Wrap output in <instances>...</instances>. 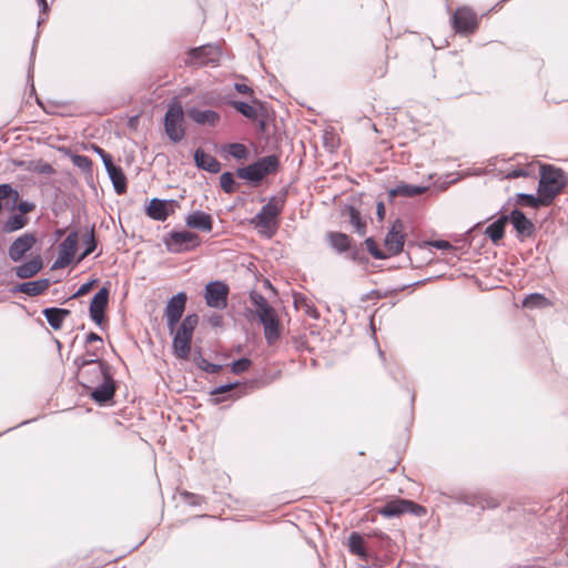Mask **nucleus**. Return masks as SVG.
Returning <instances> with one entry per match:
<instances>
[{"instance_id":"obj_11","label":"nucleus","mask_w":568,"mask_h":568,"mask_svg":"<svg viewBox=\"0 0 568 568\" xmlns=\"http://www.w3.org/2000/svg\"><path fill=\"white\" fill-rule=\"evenodd\" d=\"M220 57V47L213 44L202 45L190 51L192 63L197 65H214L219 62Z\"/></svg>"},{"instance_id":"obj_38","label":"nucleus","mask_w":568,"mask_h":568,"mask_svg":"<svg viewBox=\"0 0 568 568\" xmlns=\"http://www.w3.org/2000/svg\"><path fill=\"white\" fill-rule=\"evenodd\" d=\"M83 244L85 245L84 252L81 254L79 261L85 258L88 255H90L97 247V241L94 237V227H91L83 236L82 239Z\"/></svg>"},{"instance_id":"obj_49","label":"nucleus","mask_w":568,"mask_h":568,"mask_svg":"<svg viewBox=\"0 0 568 568\" xmlns=\"http://www.w3.org/2000/svg\"><path fill=\"white\" fill-rule=\"evenodd\" d=\"M251 366V361L246 357L240 358L232 364V372L234 374H241L247 371Z\"/></svg>"},{"instance_id":"obj_60","label":"nucleus","mask_w":568,"mask_h":568,"mask_svg":"<svg viewBox=\"0 0 568 568\" xmlns=\"http://www.w3.org/2000/svg\"><path fill=\"white\" fill-rule=\"evenodd\" d=\"M384 214H385V206H384V204H383L382 202H379V203L377 204V215H378L381 219H383Z\"/></svg>"},{"instance_id":"obj_55","label":"nucleus","mask_w":568,"mask_h":568,"mask_svg":"<svg viewBox=\"0 0 568 568\" xmlns=\"http://www.w3.org/2000/svg\"><path fill=\"white\" fill-rule=\"evenodd\" d=\"M528 173L523 169L513 170L509 173H507L508 179H517L520 176H527Z\"/></svg>"},{"instance_id":"obj_28","label":"nucleus","mask_w":568,"mask_h":568,"mask_svg":"<svg viewBox=\"0 0 568 568\" xmlns=\"http://www.w3.org/2000/svg\"><path fill=\"white\" fill-rule=\"evenodd\" d=\"M508 216L504 215L486 227L485 234L497 244L504 236Z\"/></svg>"},{"instance_id":"obj_30","label":"nucleus","mask_w":568,"mask_h":568,"mask_svg":"<svg viewBox=\"0 0 568 568\" xmlns=\"http://www.w3.org/2000/svg\"><path fill=\"white\" fill-rule=\"evenodd\" d=\"M480 493L481 491L478 490H460L454 495H450V498L459 504L478 507V503H481Z\"/></svg>"},{"instance_id":"obj_48","label":"nucleus","mask_w":568,"mask_h":568,"mask_svg":"<svg viewBox=\"0 0 568 568\" xmlns=\"http://www.w3.org/2000/svg\"><path fill=\"white\" fill-rule=\"evenodd\" d=\"M97 355L95 354H90L89 357H85V356H82V357H78L75 361H74V364L79 367L80 369V373L84 369H87L88 367H90L92 365V363L95 362L97 359Z\"/></svg>"},{"instance_id":"obj_4","label":"nucleus","mask_w":568,"mask_h":568,"mask_svg":"<svg viewBox=\"0 0 568 568\" xmlns=\"http://www.w3.org/2000/svg\"><path fill=\"white\" fill-rule=\"evenodd\" d=\"M164 130L173 142H180L184 138V111L181 104L173 103L169 105L164 116Z\"/></svg>"},{"instance_id":"obj_47","label":"nucleus","mask_w":568,"mask_h":568,"mask_svg":"<svg viewBox=\"0 0 568 568\" xmlns=\"http://www.w3.org/2000/svg\"><path fill=\"white\" fill-rule=\"evenodd\" d=\"M197 366L206 372V373H210V374H216L219 373L221 369H222V366L219 365V364H212L210 363L207 359L203 358V357H200L197 359Z\"/></svg>"},{"instance_id":"obj_42","label":"nucleus","mask_w":568,"mask_h":568,"mask_svg":"<svg viewBox=\"0 0 568 568\" xmlns=\"http://www.w3.org/2000/svg\"><path fill=\"white\" fill-rule=\"evenodd\" d=\"M229 153L237 160H243L247 158L248 150L242 143H231L229 145Z\"/></svg>"},{"instance_id":"obj_45","label":"nucleus","mask_w":568,"mask_h":568,"mask_svg":"<svg viewBox=\"0 0 568 568\" xmlns=\"http://www.w3.org/2000/svg\"><path fill=\"white\" fill-rule=\"evenodd\" d=\"M480 500L481 503H478V507L483 510L486 508H496L500 504L497 497L490 496L485 493H480Z\"/></svg>"},{"instance_id":"obj_15","label":"nucleus","mask_w":568,"mask_h":568,"mask_svg":"<svg viewBox=\"0 0 568 568\" xmlns=\"http://www.w3.org/2000/svg\"><path fill=\"white\" fill-rule=\"evenodd\" d=\"M404 223L396 220L385 237V248L388 255H396L402 252L404 246Z\"/></svg>"},{"instance_id":"obj_6","label":"nucleus","mask_w":568,"mask_h":568,"mask_svg":"<svg viewBox=\"0 0 568 568\" xmlns=\"http://www.w3.org/2000/svg\"><path fill=\"white\" fill-rule=\"evenodd\" d=\"M230 293L229 285L222 281H212L205 285L204 298L206 305L216 308L224 310L227 306V296Z\"/></svg>"},{"instance_id":"obj_51","label":"nucleus","mask_w":568,"mask_h":568,"mask_svg":"<svg viewBox=\"0 0 568 568\" xmlns=\"http://www.w3.org/2000/svg\"><path fill=\"white\" fill-rule=\"evenodd\" d=\"M93 284H94V281H90V282L83 283L78 288V291L74 293L73 297H79V296H83V295L88 294L91 291Z\"/></svg>"},{"instance_id":"obj_43","label":"nucleus","mask_w":568,"mask_h":568,"mask_svg":"<svg viewBox=\"0 0 568 568\" xmlns=\"http://www.w3.org/2000/svg\"><path fill=\"white\" fill-rule=\"evenodd\" d=\"M220 184L224 192L226 193H233L235 190V180L231 172H224L220 176Z\"/></svg>"},{"instance_id":"obj_9","label":"nucleus","mask_w":568,"mask_h":568,"mask_svg":"<svg viewBox=\"0 0 568 568\" xmlns=\"http://www.w3.org/2000/svg\"><path fill=\"white\" fill-rule=\"evenodd\" d=\"M79 243L78 232H71L59 245V257L54 261L52 268H62L72 263Z\"/></svg>"},{"instance_id":"obj_27","label":"nucleus","mask_w":568,"mask_h":568,"mask_svg":"<svg viewBox=\"0 0 568 568\" xmlns=\"http://www.w3.org/2000/svg\"><path fill=\"white\" fill-rule=\"evenodd\" d=\"M199 323V317L196 314H190L185 316L172 334L179 335L181 337H185L192 341L193 332Z\"/></svg>"},{"instance_id":"obj_53","label":"nucleus","mask_w":568,"mask_h":568,"mask_svg":"<svg viewBox=\"0 0 568 568\" xmlns=\"http://www.w3.org/2000/svg\"><path fill=\"white\" fill-rule=\"evenodd\" d=\"M237 384H225V385H221V386H217L216 388H214L211 394L212 395H220V394H225V393H229L230 390H232Z\"/></svg>"},{"instance_id":"obj_18","label":"nucleus","mask_w":568,"mask_h":568,"mask_svg":"<svg viewBox=\"0 0 568 568\" xmlns=\"http://www.w3.org/2000/svg\"><path fill=\"white\" fill-rule=\"evenodd\" d=\"M185 224L190 229L211 232L213 229L212 216L203 211H194L185 217Z\"/></svg>"},{"instance_id":"obj_19","label":"nucleus","mask_w":568,"mask_h":568,"mask_svg":"<svg viewBox=\"0 0 568 568\" xmlns=\"http://www.w3.org/2000/svg\"><path fill=\"white\" fill-rule=\"evenodd\" d=\"M189 118L199 125L215 126L220 121V114L213 110H201L199 108H190L187 110Z\"/></svg>"},{"instance_id":"obj_29","label":"nucleus","mask_w":568,"mask_h":568,"mask_svg":"<svg viewBox=\"0 0 568 568\" xmlns=\"http://www.w3.org/2000/svg\"><path fill=\"white\" fill-rule=\"evenodd\" d=\"M427 189H428L427 186H419V185L402 183V184L397 185L395 189L389 191V196L390 197H394V196L412 197V196H416L418 194L426 192Z\"/></svg>"},{"instance_id":"obj_10","label":"nucleus","mask_w":568,"mask_h":568,"mask_svg":"<svg viewBox=\"0 0 568 568\" xmlns=\"http://www.w3.org/2000/svg\"><path fill=\"white\" fill-rule=\"evenodd\" d=\"M257 317L264 327L266 342L270 345L274 344L281 336V325L276 311L274 307L268 311L263 310V313L258 314Z\"/></svg>"},{"instance_id":"obj_8","label":"nucleus","mask_w":568,"mask_h":568,"mask_svg":"<svg viewBox=\"0 0 568 568\" xmlns=\"http://www.w3.org/2000/svg\"><path fill=\"white\" fill-rule=\"evenodd\" d=\"M186 301L187 296L184 292L175 294L168 301L164 310V317L166 318L170 333L175 331V326L184 313Z\"/></svg>"},{"instance_id":"obj_3","label":"nucleus","mask_w":568,"mask_h":568,"mask_svg":"<svg viewBox=\"0 0 568 568\" xmlns=\"http://www.w3.org/2000/svg\"><path fill=\"white\" fill-rule=\"evenodd\" d=\"M280 165V160L277 155H267L258 159L256 162L245 166L240 168L236 171V174L240 179L258 183L266 175L272 174L277 171Z\"/></svg>"},{"instance_id":"obj_20","label":"nucleus","mask_w":568,"mask_h":568,"mask_svg":"<svg viewBox=\"0 0 568 568\" xmlns=\"http://www.w3.org/2000/svg\"><path fill=\"white\" fill-rule=\"evenodd\" d=\"M508 221L511 222L514 229L519 235L530 236L534 232L532 222L519 210H514L508 216Z\"/></svg>"},{"instance_id":"obj_7","label":"nucleus","mask_w":568,"mask_h":568,"mask_svg":"<svg viewBox=\"0 0 568 568\" xmlns=\"http://www.w3.org/2000/svg\"><path fill=\"white\" fill-rule=\"evenodd\" d=\"M454 30L459 34H469L476 31L478 27L477 14L467 7L459 8L452 17Z\"/></svg>"},{"instance_id":"obj_46","label":"nucleus","mask_w":568,"mask_h":568,"mask_svg":"<svg viewBox=\"0 0 568 568\" xmlns=\"http://www.w3.org/2000/svg\"><path fill=\"white\" fill-rule=\"evenodd\" d=\"M365 245H366V248L367 251L375 257V258H378V260H383V258H386L387 255L385 253H383V251H381L376 244V242L372 239V237H368L365 240Z\"/></svg>"},{"instance_id":"obj_59","label":"nucleus","mask_w":568,"mask_h":568,"mask_svg":"<svg viewBox=\"0 0 568 568\" xmlns=\"http://www.w3.org/2000/svg\"><path fill=\"white\" fill-rule=\"evenodd\" d=\"M40 172L45 173V174H51V173H53V168L49 163H44L41 166Z\"/></svg>"},{"instance_id":"obj_39","label":"nucleus","mask_w":568,"mask_h":568,"mask_svg":"<svg viewBox=\"0 0 568 568\" xmlns=\"http://www.w3.org/2000/svg\"><path fill=\"white\" fill-rule=\"evenodd\" d=\"M349 222L354 230L356 231V233H358L359 235H364L366 233V224L362 220L359 212L354 207L349 209Z\"/></svg>"},{"instance_id":"obj_32","label":"nucleus","mask_w":568,"mask_h":568,"mask_svg":"<svg viewBox=\"0 0 568 568\" xmlns=\"http://www.w3.org/2000/svg\"><path fill=\"white\" fill-rule=\"evenodd\" d=\"M329 244L338 253L346 252L349 247V237L344 233L331 232L328 234Z\"/></svg>"},{"instance_id":"obj_23","label":"nucleus","mask_w":568,"mask_h":568,"mask_svg":"<svg viewBox=\"0 0 568 568\" xmlns=\"http://www.w3.org/2000/svg\"><path fill=\"white\" fill-rule=\"evenodd\" d=\"M410 500L407 499H394L388 501L383 508L379 509V514L386 518L398 517L405 513H408Z\"/></svg>"},{"instance_id":"obj_40","label":"nucleus","mask_w":568,"mask_h":568,"mask_svg":"<svg viewBox=\"0 0 568 568\" xmlns=\"http://www.w3.org/2000/svg\"><path fill=\"white\" fill-rule=\"evenodd\" d=\"M250 300H251L252 304L256 307V311H255L256 315L262 314L263 310L268 311V310L273 308L270 305V303L266 301V298L260 293H256V292L251 293Z\"/></svg>"},{"instance_id":"obj_52","label":"nucleus","mask_w":568,"mask_h":568,"mask_svg":"<svg viewBox=\"0 0 568 568\" xmlns=\"http://www.w3.org/2000/svg\"><path fill=\"white\" fill-rule=\"evenodd\" d=\"M93 150L95 151L97 154L100 155L104 166L106 165V162L108 163L113 162L112 156L109 153H106L103 149H101L100 146L93 145Z\"/></svg>"},{"instance_id":"obj_50","label":"nucleus","mask_w":568,"mask_h":568,"mask_svg":"<svg viewBox=\"0 0 568 568\" xmlns=\"http://www.w3.org/2000/svg\"><path fill=\"white\" fill-rule=\"evenodd\" d=\"M17 207L18 210L22 213V214H27L29 212H32L36 207V205L31 202H28V201H20V202H17Z\"/></svg>"},{"instance_id":"obj_5","label":"nucleus","mask_w":568,"mask_h":568,"mask_svg":"<svg viewBox=\"0 0 568 568\" xmlns=\"http://www.w3.org/2000/svg\"><path fill=\"white\" fill-rule=\"evenodd\" d=\"M165 246L172 253H181L200 245L199 235L189 231H173L165 239Z\"/></svg>"},{"instance_id":"obj_61","label":"nucleus","mask_w":568,"mask_h":568,"mask_svg":"<svg viewBox=\"0 0 568 568\" xmlns=\"http://www.w3.org/2000/svg\"><path fill=\"white\" fill-rule=\"evenodd\" d=\"M37 2L40 6L42 12H47L48 11V2H47V0H37Z\"/></svg>"},{"instance_id":"obj_35","label":"nucleus","mask_w":568,"mask_h":568,"mask_svg":"<svg viewBox=\"0 0 568 568\" xmlns=\"http://www.w3.org/2000/svg\"><path fill=\"white\" fill-rule=\"evenodd\" d=\"M28 223V219L22 214H14L10 216L3 224V231L6 233H12L23 229Z\"/></svg>"},{"instance_id":"obj_58","label":"nucleus","mask_w":568,"mask_h":568,"mask_svg":"<svg viewBox=\"0 0 568 568\" xmlns=\"http://www.w3.org/2000/svg\"><path fill=\"white\" fill-rule=\"evenodd\" d=\"M92 342H102V338L95 333H90L87 336V343H92Z\"/></svg>"},{"instance_id":"obj_14","label":"nucleus","mask_w":568,"mask_h":568,"mask_svg":"<svg viewBox=\"0 0 568 568\" xmlns=\"http://www.w3.org/2000/svg\"><path fill=\"white\" fill-rule=\"evenodd\" d=\"M36 243L37 237L34 234L24 233L11 243L8 250V255L13 262H19L34 246Z\"/></svg>"},{"instance_id":"obj_1","label":"nucleus","mask_w":568,"mask_h":568,"mask_svg":"<svg viewBox=\"0 0 568 568\" xmlns=\"http://www.w3.org/2000/svg\"><path fill=\"white\" fill-rule=\"evenodd\" d=\"M286 202V193L272 196L268 202L262 206L261 211L252 220V223L260 229V232L267 237L274 235L277 227V217L283 211Z\"/></svg>"},{"instance_id":"obj_26","label":"nucleus","mask_w":568,"mask_h":568,"mask_svg":"<svg viewBox=\"0 0 568 568\" xmlns=\"http://www.w3.org/2000/svg\"><path fill=\"white\" fill-rule=\"evenodd\" d=\"M42 313L53 329L61 328L63 320L70 315L69 310L58 307L44 308Z\"/></svg>"},{"instance_id":"obj_2","label":"nucleus","mask_w":568,"mask_h":568,"mask_svg":"<svg viewBox=\"0 0 568 568\" xmlns=\"http://www.w3.org/2000/svg\"><path fill=\"white\" fill-rule=\"evenodd\" d=\"M566 183V175L561 169L548 164L541 165L538 194L542 195L549 205L562 192Z\"/></svg>"},{"instance_id":"obj_16","label":"nucleus","mask_w":568,"mask_h":568,"mask_svg":"<svg viewBox=\"0 0 568 568\" xmlns=\"http://www.w3.org/2000/svg\"><path fill=\"white\" fill-rule=\"evenodd\" d=\"M85 388L91 390L90 396L94 402L103 405L113 398L115 393V383L112 376H109L99 384L93 385V387Z\"/></svg>"},{"instance_id":"obj_13","label":"nucleus","mask_w":568,"mask_h":568,"mask_svg":"<svg viewBox=\"0 0 568 568\" xmlns=\"http://www.w3.org/2000/svg\"><path fill=\"white\" fill-rule=\"evenodd\" d=\"M175 203L176 202L174 200H161L154 197L146 205L145 213L152 220L163 222L174 212Z\"/></svg>"},{"instance_id":"obj_24","label":"nucleus","mask_w":568,"mask_h":568,"mask_svg":"<svg viewBox=\"0 0 568 568\" xmlns=\"http://www.w3.org/2000/svg\"><path fill=\"white\" fill-rule=\"evenodd\" d=\"M43 267L42 258L40 255L34 256L30 261L17 266L14 268L16 275L19 278H30L38 274Z\"/></svg>"},{"instance_id":"obj_34","label":"nucleus","mask_w":568,"mask_h":568,"mask_svg":"<svg viewBox=\"0 0 568 568\" xmlns=\"http://www.w3.org/2000/svg\"><path fill=\"white\" fill-rule=\"evenodd\" d=\"M518 203L521 205L530 206L537 209L539 206H548L549 204L544 200L542 195L535 196L532 194L519 193Z\"/></svg>"},{"instance_id":"obj_22","label":"nucleus","mask_w":568,"mask_h":568,"mask_svg":"<svg viewBox=\"0 0 568 568\" xmlns=\"http://www.w3.org/2000/svg\"><path fill=\"white\" fill-rule=\"evenodd\" d=\"M194 161L197 168L210 173H217L221 170V163L211 154L197 149L194 153Z\"/></svg>"},{"instance_id":"obj_54","label":"nucleus","mask_w":568,"mask_h":568,"mask_svg":"<svg viewBox=\"0 0 568 568\" xmlns=\"http://www.w3.org/2000/svg\"><path fill=\"white\" fill-rule=\"evenodd\" d=\"M410 505L412 506L408 507V513H412V514H414L416 516H424L426 514V508L425 507H423L420 505H417V504H415L413 501H410Z\"/></svg>"},{"instance_id":"obj_62","label":"nucleus","mask_w":568,"mask_h":568,"mask_svg":"<svg viewBox=\"0 0 568 568\" xmlns=\"http://www.w3.org/2000/svg\"><path fill=\"white\" fill-rule=\"evenodd\" d=\"M2 207H3V205H2V203L0 202V212L2 211Z\"/></svg>"},{"instance_id":"obj_33","label":"nucleus","mask_w":568,"mask_h":568,"mask_svg":"<svg viewBox=\"0 0 568 568\" xmlns=\"http://www.w3.org/2000/svg\"><path fill=\"white\" fill-rule=\"evenodd\" d=\"M347 546L352 554L357 555L361 558L367 557L366 550L364 548V539L358 532L351 534L348 537Z\"/></svg>"},{"instance_id":"obj_25","label":"nucleus","mask_w":568,"mask_h":568,"mask_svg":"<svg viewBox=\"0 0 568 568\" xmlns=\"http://www.w3.org/2000/svg\"><path fill=\"white\" fill-rule=\"evenodd\" d=\"M49 286L50 281L48 278H41L32 282H23L17 286L16 291L29 296H38L47 291Z\"/></svg>"},{"instance_id":"obj_44","label":"nucleus","mask_w":568,"mask_h":568,"mask_svg":"<svg viewBox=\"0 0 568 568\" xmlns=\"http://www.w3.org/2000/svg\"><path fill=\"white\" fill-rule=\"evenodd\" d=\"M71 161L73 165H75L83 172H88L91 170L92 161L85 155L74 154L71 156Z\"/></svg>"},{"instance_id":"obj_37","label":"nucleus","mask_w":568,"mask_h":568,"mask_svg":"<svg viewBox=\"0 0 568 568\" xmlns=\"http://www.w3.org/2000/svg\"><path fill=\"white\" fill-rule=\"evenodd\" d=\"M3 200H8L14 207L19 200V192L11 184H0V202L2 203Z\"/></svg>"},{"instance_id":"obj_12","label":"nucleus","mask_w":568,"mask_h":568,"mask_svg":"<svg viewBox=\"0 0 568 568\" xmlns=\"http://www.w3.org/2000/svg\"><path fill=\"white\" fill-rule=\"evenodd\" d=\"M79 375L83 387H93V385L111 376L109 367L98 358L90 367L79 373Z\"/></svg>"},{"instance_id":"obj_21","label":"nucleus","mask_w":568,"mask_h":568,"mask_svg":"<svg viewBox=\"0 0 568 568\" xmlns=\"http://www.w3.org/2000/svg\"><path fill=\"white\" fill-rule=\"evenodd\" d=\"M108 175L113 184L114 191L116 194L121 195L126 192V178L123 173V170L115 165L113 162L108 163L104 166Z\"/></svg>"},{"instance_id":"obj_41","label":"nucleus","mask_w":568,"mask_h":568,"mask_svg":"<svg viewBox=\"0 0 568 568\" xmlns=\"http://www.w3.org/2000/svg\"><path fill=\"white\" fill-rule=\"evenodd\" d=\"M547 304V298L537 293L528 295L523 302L525 307H544Z\"/></svg>"},{"instance_id":"obj_31","label":"nucleus","mask_w":568,"mask_h":568,"mask_svg":"<svg viewBox=\"0 0 568 568\" xmlns=\"http://www.w3.org/2000/svg\"><path fill=\"white\" fill-rule=\"evenodd\" d=\"M191 339L181 337L179 335L173 336V352L178 358L186 359L191 353Z\"/></svg>"},{"instance_id":"obj_36","label":"nucleus","mask_w":568,"mask_h":568,"mask_svg":"<svg viewBox=\"0 0 568 568\" xmlns=\"http://www.w3.org/2000/svg\"><path fill=\"white\" fill-rule=\"evenodd\" d=\"M230 104L236 111H239L243 116L251 119V120L257 119V115H258L257 110L255 108H253L252 105H250L248 103L242 102V101H231Z\"/></svg>"},{"instance_id":"obj_57","label":"nucleus","mask_w":568,"mask_h":568,"mask_svg":"<svg viewBox=\"0 0 568 568\" xmlns=\"http://www.w3.org/2000/svg\"><path fill=\"white\" fill-rule=\"evenodd\" d=\"M434 246H435L436 248H439V250H446V248L452 247L450 243H449V242H447V241H444V240L436 241V242L434 243Z\"/></svg>"},{"instance_id":"obj_56","label":"nucleus","mask_w":568,"mask_h":568,"mask_svg":"<svg viewBox=\"0 0 568 568\" xmlns=\"http://www.w3.org/2000/svg\"><path fill=\"white\" fill-rule=\"evenodd\" d=\"M235 90L242 94H251L253 92L252 89L244 83H236Z\"/></svg>"},{"instance_id":"obj_17","label":"nucleus","mask_w":568,"mask_h":568,"mask_svg":"<svg viewBox=\"0 0 568 568\" xmlns=\"http://www.w3.org/2000/svg\"><path fill=\"white\" fill-rule=\"evenodd\" d=\"M109 302V290L106 287H102L99 292L93 296L89 312L90 317L94 323L101 325L104 321V311Z\"/></svg>"}]
</instances>
